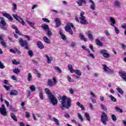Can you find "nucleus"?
Masks as SVG:
<instances>
[{"label": "nucleus", "instance_id": "obj_1", "mask_svg": "<svg viewBox=\"0 0 126 126\" xmlns=\"http://www.w3.org/2000/svg\"><path fill=\"white\" fill-rule=\"evenodd\" d=\"M58 99L62 104V108H65L68 110L71 107V99L70 98L63 95L60 96V97H58Z\"/></svg>", "mask_w": 126, "mask_h": 126}, {"label": "nucleus", "instance_id": "obj_2", "mask_svg": "<svg viewBox=\"0 0 126 126\" xmlns=\"http://www.w3.org/2000/svg\"><path fill=\"white\" fill-rule=\"evenodd\" d=\"M45 93L48 94V98L50 100L52 105L53 106H57L58 105V99H57L56 96L50 92V90L49 89L45 88Z\"/></svg>", "mask_w": 126, "mask_h": 126}, {"label": "nucleus", "instance_id": "obj_3", "mask_svg": "<svg viewBox=\"0 0 126 126\" xmlns=\"http://www.w3.org/2000/svg\"><path fill=\"white\" fill-rule=\"evenodd\" d=\"M71 28H72L73 30H74L75 32L76 31V30H75V27L73 26L72 24L67 23V25L65 27V30L66 31V32H68L70 35H73V32H72Z\"/></svg>", "mask_w": 126, "mask_h": 126}, {"label": "nucleus", "instance_id": "obj_4", "mask_svg": "<svg viewBox=\"0 0 126 126\" xmlns=\"http://www.w3.org/2000/svg\"><path fill=\"white\" fill-rule=\"evenodd\" d=\"M68 68L71 73H75L78 75V76H81V71L80 70H74L72 67V65L69 64L68 65Z\"/></svg>", "mask_w": 126, "mask_h": 126}, {"label": "nucleus", "instance_id": "obj_5", "mask_svg": "<svg viewBox=\"0 0 126 126\" xmlns=\"http://www.w3.org/2000/svg\"><path fill=\"white\" fill-rule=\"evenodd\" d=\"M101 121L104 126L107 125V122L109 121V117H108L107 114L104 112H102V114L101 115Z\"/></svg>", "mask_w": 126, "mask_h": 126}, {"label": "nucleus", "instance_id": "obj_6", "mask_svg": "<svg viewBox=\"0 0 126 126\" xmlns=\"http://www.w3.org/2000/svg\"><path fill=\"white\" fill-rule=\"evenodd\" d=\"M84 12H82L80 13V16L79 19L80 20V22L81 24H84V25H87L88 24V22L86 20V18L84 16Z\"/></svg>", "mask_w": 126, "mask_h": 126}, {"label": "nucleus", "instance_id": "obj_7", "mask_svg": "<svg viewBox=\"0 0 126 126\" xmlns=\"http://www.w3.org/2000/svg\"><path fill=\"white\" fill-rule=\"evenodd\" d=\"M13 17L16 19L17 21H19L20 23H21L22 25H26V23L24 22L23 19L21 18V16L17 15V14H13Z\"/></svg>", "mask_w": 126, "mask_h": 126}, {"label": "nucleus", "instance_id": "obj_8", "mask_svg": "<svg viewBox=\"0 0 126 126\" xmlns=\"http://www.w3.org/2000/svg\"><path fill=\"white\" fill-rule=\"evenodd\" d=\"M57 84V80L53 78L52 79H49L47 81V85L50 87H53Z\"/></svg>", "mask_w": 126, "mask_h": 126}, {"label": "nucleus", "instance_id": "obj_9", "mask_svg": "<svg viewBox=\"0 0 126 126\" xmlns=\"http://www.w3.org/2000/svg\"><path fill=\"white\" fill-rule=\"evenodd\" d=\"M0 114L2 116H3V117L7 116V112L6 111L5 106L4 104H2L1 107H0Z\"/></svg>", "mask_w": 126, "mask_h": 126}, {"label": "nucleus", "instance_id": "obj_10", "mask_svg": "<svg viewBox=\"0 0 126 126\" xmlns=\"http://www.w3.org/2000/svg\"><path fill=\"white\" fill-rule=\"evenodd\" d=\"M19 42L22 47H25L26 49H28V46H27L28 44L27 43V41H26V40H23L22 38H20L19 39Z\"/></svg>", "mask_w": 126, "mask_h": 126}, {"label": "nucleus", "instance_id": "obj_11", "mask_svg": "<svg viewBox=\"0 0 126 126\" xmlns=\"http://www.w3.org/2000/svg\"><path fill=\"white\" fill-rule=\"evenodd\" d=\"M99 53H100V54L102 55L103 57L106 59L110 58V54H109L108 53V51L105 49L100 50Z\"/></svg>", "mask_w": 126, "mask_h": 126}, {"label": "nucleus", "instance_id": "obj_12", "mask_svg": "<svg viewBox=\"0 0 126 126\" xmlns=\"http://www.w3.org/2000/svg\"><path fill=\"white\" fill-rule=\"evenodd\" d=\"M2 14L3 16H4V17H6V18H7L9 19V21H12L13 20V18L9 15V14L6 13V11H3L2 12Z\"/></svg>", "mask_w": 126, "mask_h": 126}, {"label": "nucleus", "instance_id": "obj_13", "mask_svg": "<svg viewBox=\"0 0 126 126\" xmlns=\"http://www.w3.org/2000/svg\"><path fill=\"white\" fill-rule=\"evenodd\" d=\"M89 2H90V8L91 9H92V10H95L96 9V4H95V3L94 1H93V0H88Z\"/></svg>", "mask_w": 126, "mask_h": 126}, {"label": "nucleus", "instance_id": "obj_14", "mask_svg": "<svg viewBox=\"0 0 126 126\" xmlns=\"http://www.w3.org/2000/svg\"><path fill=\"white\" fill-rule=\"evenodd\" d=\"M121 77L126 82V72L125 71H121L119 72Z\"/></svg>", "mask_w": 126, "mask_h": 126}, {"label": "nucleus", "instance_id": "obj_15", "mask_svg": "<svg viewBox=\"0 0 126 126\" xmlns=\"http://www.w3.org/2000/svg\"><path fill=\"white\" fill-rule=\"evenodd\" d=\"M102 66L103 67V70L105 72H107V73H112L113 72L112 70H111V69H109V68L108 67V66H107L106 64H103Z\"/></svg>", "mask_w": 126, "mask_h": 126}, {"label": "nucleus", "instance_id": "obj_16", "mask_svg": "<svg viewBox=\"0 0 126 126\" xmlns=\"http://www.w3.org/2000/svg\"><path fill=\"white\" fill-rule=\"evenodd\" d=\"M5 25H6V23L4 20H1L0 22V27L1 29H5Z\"/></svg>", "mask_w": 126, "mask_h": 126}, {"label": "nucleus", "instance_id": "obj_17", "mask_svg": "<svg viewBox=\"0 0 126 126\" xmlns=\"http://www.w3.org/2000/svg\"><path fill=\"white\" fill-rule=\"evenodd\" d=\"M109 20L111 22L110 25L112 26V27H115V24H116V20L114 19L113 17H110L109 18Z\"/></svg>", "mask_w": 126, "mask_h": 126}, {"label": "nucleus", "instance_id": "obj_18", "mask_svg": "<svg viewBox=\"0 0 126 126\" xmlns=\"http://www.w3.org/2000/svg\"><path fill=\"white\" fill-rule=\"evenodd\" d=\"M44 57L46 58L48 63H51L52 62H53V58L49 57V56H48V55L45 54L44 55Z\"/></svg>", "mask_w": 126, "mask_h": 126}, {"label": "nucleus", "instance_id": "obj_19", "mask_svg": "<svg viewBox=\"0 0 126 126\" xmlns=\"http://www.w3.org/2000/svg\"><path fill=\"white\" fill-rule=\"evenodd\" d=\"M86 33L89 37V39H90L91 41H93V35L91 34V32L89 31H88L86 32Z\"/></svg>", "mask_w": 126, "mask_h": 126}, {"label": "nucleus", "instance_id": "obj_20", "mask_svg": "<svg viewBox=\"0 0 126 126\" xmlns=\"http://www.w3.org/2000/svg\"><path fill=\"white\" fill-rule=\"evenodd\" d=\"M55 22L56 24V27H60L61 26V21L60 20V19H59V18L55 19Z\"/></svg>", "mask_w": 126, "mask_h": 126}, {"label": "nucleus", "instance_id": "obj_21", "mask_svg": "<svg viewBox=\"0 0 126 126\" xmlns=\"http://www.w3.org/2000/svg\"><path fill=\"white\" fill-rule=\"evenodd\" d=\"M59 33L61 35V37L62 40H63V41H65V40H66V36H65V35L63 33V32H62V31H60Z\"/></svg>", "mask_w": 126, "mask_h": 126}, {"label": "nucleus", "instance_id": "obj_22", "mask_svg": "<svg viewBox=\"0 0 126 126\" xmlns=\"http://www.w3.org/2000/svg\"><path fill=\"white\" fill-rule=\"evenodd\" d=\"M37 46L39 49H41V50H43V49H44V44H43L41 41L37 42Z\"/></svg>", "mask_w": 126, "mask_h": 126}, {"label": "nucleus", "instance_id": "obj_23", "mask_svg": "<svg viewBox=\"0 0 126 126\" xmlns=\"http://www.w3.org/2000/svg\"><path fill=\"white\" fill-rule=\"evenodd\" d=\"M95 43L97 46H99V47H103V43L99 40L98 38L96 39Z\"/></svg>", "mask_w": 126, "mask_h": 126}, {"label": "nucleus", "instance_id": "obj_24", "mask_svg": "<svg viewBox=\"0 0 126 126\" xmlns=\"http://www.w3.org/2000/svg\"><path fill=\"white\" fill-rule=\"evenodd\" d=\"M52 121H53V122L56 123L57 126H61V124H60V121L58 119L54 117L53 118H52Z\"/></svg>", "mask_w": 126, "mask_h": 126}, {"label": "nucleus", "instance_id": "obj_25", "mask_svg": "<svg viewBox=\"0 0 126 126\" xmlns=\"http://www.w3.org/2000/svg\"><path fill=\"white\" fill-rule=\"evenodd\" d=\"M76 104L77 106L79 107V108H81V109L83 111H84L85 110V108H84V106H83V105L81 104V103H80V102H79V101L77 102Z\"/></svg>", "mask_w": 126, "mask_h": 126}, {"label": "nucleus", "instance_id": "obj_26", "mask_svg": "<svg viewBox=\"0 0 126 126\" xmlns=\"http://www.w3.org/2000/svg\"><path fill=\"white\" fill-rule=\"evenodd\" d=\"M43 40L46 44H51V40L50 39L48 38L47 36H44L43 37Z\"/></svg>", "mask_w": 126, "mask_h": 126}, {"label": "nucleus", "instance_id": "obj_27", "mask_svg": "<svg viewBox=\"0 0 126 126\" xmlns=\"http://www.w3.org/2000/svg\"><path fill=\"white\" fill-rule=\"evenodd\" d=\"M10 94L13 96H16L18 94V91L16 90H12L10 92Z\"/></svg>", "mask_w": 126, "mask_h": 126}, {"label": "nucleus", "instance_id": "obj_28", "mask_svg": "<svg viewBox=\"0 0 126 126\" xmlns=\"http://www.w3.org/2000/svg\"><path fill=\"white\" fill-rule=\"evenodd\" d=\"M43 29L45 30L46 32L48 31V30H49L50 29H49V25L43 24L42 26Z\"/></svg>", "mask_w": 126, "mask_h": 126}, {"label": "nucleus", "instance_id": "obj_29", "mask_svg": "<svg viewBox=\"0 0 126 126\" xmlns=\"http://www.w3.org/2000/svg\"><path fill=\"white\" fill-rule=\"evenodd\" d=\"M114 5L115 7H121V3L119 1H115L114 3Z\"/></svg>", "mask_w": 126, "mask_h": 126}, {"label": "nucleus", "instance_id": "obj_30", "mask_svg": "<svg viewBox=\"0 0 126 126\" xmlns=\"http://www.w3.org/2000/svg\"><path fill=\"white\" fill-rule=\"evenodd\" d=\"M30 89L32 92H35L36 91V87L34 85H32L30 87Z\"/></svg>", "mask_w": 126, "mask_h": 126}, {"label": "nucleus", "instance_id": "obj_31", "mask_svg": "<svg viewBox=\"0 0 126 126\" xmlns=\"http://www.w3.org/2000/svg\"><path fill=\"white\" fill-rule=\"evenodd\" d=\"M80 37L81 38V40H83V41H84L85 42H87V39L86 38H85V36L83 34L80 33Z\"/></svg>", "mask_w": 126, "mask_h": 126}, {"label": "nucleus", "instance_id": "obj_32", "mask_svg": "<svg viewBox=\"0 0 126 126\" xmlns=\"http://www.w3.org/2000/svg\"><path fill=\"white\" fill-rule=\"evenodd\" d=\"M100 107L101 108V109H102V110H103V111H104V112H107V107H106V106H105V105H104L103 104H100Z\"/></svg>", "mask_w": 126, "mask_h": 126}, {"label": "nucleus", "instance_id": "obj_33", "mask_svg": "<svg viewBox=\"0 0 126 126\" xmlns=\"http://www.w3.org/2000/svg\"><path fill=\"white\" fill-rule=\"evenodd\" d=\"M116 90H117L118 92L121 94V95L124 94V91H123V89H121V88L118 87L116 88Z\"/></svg>", "mask_w": 126, "mask_h": 126}, {"label": "nucleus", "instance_id": "obj_34", "mask_svg": "<svg viewBox=\"0 0 126 126\" xmlns=\"http://www.w3.org/2000/svg\"><path fill=\"white\" fill-rule=\"evenodd\" d=\"M108 97L110 98L111 101H112L113 102H117V99H116V98H115V97H114V96H113L112 95H109Z\"/></svg>", "mask_w": 126, "mask_h": 126}, {"label": "nucleus", "instance_id": "obj_35", "mask_svg": "<svg viewBox=\"0 0 126 126\" xmlns=\"http://www.w3.org/2000/svg\"><path fill=\"white\" fill-rule=\"evenodd\" d=\"M13 11L15 12L17 10V5L15 3H13Z\"/></svg>", "mask_w": 126, "mask_h": 126}, {"label": "nucleus", "instance_id": "obj_36", "mask_svg": "<svg viewBox=\"0 0 126 126\" xmlns=\"http://www.w3.org/2000/svg\"><path fill=\"white\" fill-rule=\"evenodd\" d=\"M28 81H32V75L30 73L28 74Z\"/></svg>", "mask_w": 126, "mask_h": 126}, {"label": "nucleus", "instance_id": "obj_37", "mask_svg": "<svg viewBox=\"0 0 126 126\" xmlns=\"http://www.w3.org/2000/svg\"><path fill=\"white\" fill-rule=\"evenodd\" d=\"M85 117L87 118V120L88 121H89V122H91V121L90 120V115H89V114H88V113H85Z\"/></svg>", "mask_w": 126, "mask_h": 126}, {"label": "nucleus", "instance_id": "obj_38", "mask_svg": "<svg viewBox=\"0 0 126 126\" xmlns=\"http://www.w3.org/2000/svg\"><path fill=\"white\" fill-rule=\"evenodd\" d=\"M11 117L12 119H13V120H14V121H15V122H17V119H16V117H15V115H14V114L11 113Z\"/></svg>", "mask_w": 126, "mask_h": 126}, {"label": "nucleus", "instance_id": "obj_39", "mask_svg": "<svg viewBox=\"0 0 126 126\" xmlns=\"http://www.w3.org/2000/svg\"><path fill=\"white\" fill-rule=\"evenodd\" d=\"M54 68L56 69V70H57L59 73H62V70H61V68L59 67L58 66H54Z\"/></svg>", "mask_w": 126, "mask_h": 126}, {"label": "nucleus", "instance_id": "obj_40", "mask_svg": "<svg viewBox=\"0 0 126 126\" xmlns=\"http://www.w3.org/2000/svg\"><path fill=\"white\" fill-rule=\"evenodd\" d=\"M111 118L113 122H117V117H116L115 115L112 114L111 115Z\"/></svg>", "mask_w": 126, "mask_h": 126}, {"label": "nucleus", "instance_id": "obj_41", "mask_svg": "<svg viewBox=\"0 0 126 126\" xmlns=\"http://www.w3.org/2000/svg\"><path fill=\"white\" fill-rule=\"evenodd\" d=\"M0 68L1 69H3V68H5V66H4V64L1 62V61H0Z\"/></svg>", "mask_w": 126, "mask_h": 126}, {"label": "nucleus", "instance_id": "obj_42", "mask_svg": "<svg viewBox=\"0 0 126 126\" xmlns=\"http://www.w3.org/2000/svg\"><path fill=\"white\" fill-rule=\"evenodd\" d=\"M26 22L29 24V25H30L31 27H33L34 25H35V24L34 23L31 22L30 21H27Z\"/></svg>", "mask_w": 126, "mask_h": 126}, {"label": "nucleus", "instance_id": "obj_43", "mask_svg": "<svg viewBox=\"0 0 126 126\" xmlns=\"http://www.w3.org/2000/svg\"><path fill=\"white\" fill-rule=\"evenodd\" d=\"M39 96L41 100H44V96H43V92L42 91L40 92Z\"/></svg>", "mask_w": 126, "mask_h": 126}, {"label": "nucleus", "instance_id": "obj_44", "mask_svg": "<svg viewBox=\"0 0 126 126\" xmlns=\"http://www.w3.org/2000/svg\"><path fill=\"white\" fill-rule=\"evenodd\" d=\"M67 78L68 79V81H69V82H74V81H73V79L72 78H71V77H70L69 75L67 76Z\"/></svg>", "mask_w": 126, "mask_h": 126}, {"label": "nucleus", "instance_id": "obj_45", "mask_svg": "<svg viewBox=\"0 0 126 126\" xmlns=\"http://www.w3.org/2000/svg\"><path fill=\"white\" fill-rule=\"evenodd\" d=\"M46 33L47 34V36H48V37H51V36H52V32H50V30L46 31Z\"/></svg>", "mask_w": 126, "mask_h": 126}, {"label": "nucleus", "instance_id": "obj_46", "mask_svg": "<svg viewBox=\"0 0 126 126\" xmlns=\"http://www.w3.org/2000/svg\"><path fill=\"white\" fill-rule=\"evenodd\" d=\"M78 117L79 120H80V121H81V122H83V117H82V116L81 115V114L80 113H78Z\"/></svg>", "mask_w": 126, "mask_h": 126}, {"label": "nucleus", "instance_id": "obj_47", "mask_svg": "<svg viewBox=\"0 0 126 126\" xmlns=\"http://www.w3.org/2000/svg\"><path fill=\"white\" fill-rule=\"evenodd\" d=\"M115 109L116 110L117 112H118L119 113H123V110L121 109L118 107H116Z\"/></svg>", "mask_w": 126, "mask_h": 126}, {"label": "nucleus", "instance_id": "obj_48", "mask_svg": "<svg viewBox=\"0 0 126 126\" xmlns=\"http://www.w3.org/2000/svg\"><path fill=\"white\" fill-rule=\"evenodd\" d=\"M13 72H14V73H18L20 72V70H19V69H18V68H15V69H14L13 70Z\"/></svg>", "mask_w": 126, "mask_h": 126}, {"label": "nucleus", "instance_id": "obj_49", "mask_svg": "<svg viewBox=\"0 0 126 126\" xmlns=\"http://www.w3.org/2000/svg\"><path fill=\"white\" fill-rule=\"evenodd\" d=\"M28 94L27 95V98H29V97H30V96H31V94H32V92L31 91H28Z\"/></svg>", "mask_w": 126, "mask_h": 126}, {"label": "nucleus", "instance_id": "obj_50", "mask_svg": "<svg viewBox=\"0 0 126 126\" xmlns=\"http://www.w3.org/2000/svg\"><path fill=\"white\" fill-rule=\"evenodd\" d=\"M1 45L4 47V48H6V43L4 42L3 41H1L0 42Z\"/></svg>", "mask_w": 126, "mask_h": 126}, {"label": "nucleus", "instance_id": "obj_51", "mask_svg": "<svg viewBox=\"0 0 126 126\" xmlns=\"http://www.w3.org/2000/svg\"><path fill=\"white\" fill-rule=\"evenodd\" d=\"M35 73L36 74L37 77H40L41 74H39V71H38L37 70H34Z\"/></svg>", "mask_w": 126, "mask_h": 126}, {"label": "nucleus", "instance_id": "obj_52", "mask_svg": "<svg viewBox=\"0 0 126 126\" xmlns=\"http://www.w3.org/2000/svg\"><path fill=\"white\" fill-rule=\"evenodd\" d=\"M115 29V31L116 33V34H119V33H120V31H119V29H118V28H117V27H116V26L113 27Z\"/></svg>", "mask_w": 126, "mask_h": 126}, {"label": "nucleus", "instance_id": "obj_53", "mask_svg": "<svg viewBox=\"0 0 126 126\" xmlns=\"http://www.w3.org/2000/svg\"><path fill=\"white\" fill-rule=\"evenodd\" d=\"M42 20H43V21H44V22H47V23H50V20H49V19H48L47 18H42Z\"/></svg>", "mask_w": 126, "mask_h": 126}, {"label": "nucleus", "instance_id": "obj_54", "mask_svg": "<svg viewBox=\"0 0 126 126\" xmlns=\"http://www.w3.org/2000/svg\"><path fill=\"white\" fill-rule=\"evenodd\" d=\"M12 63L13 64L17 65L19 64V62H17L16 60H13L12 61Z\"/></svg>", "mask_w": 126, "mask_h": 126}, {"label": "nucleus", "instance_id": "obj_55", "mask_svg": "<svg viewBox=\"0 0 126 126\" xmlns=\"http://www.w3.org/2000/svg\"><path fill=\"white\" fill-rule=\"evenodd\" d=\"M28 54L30 57H33V52L32 50H29Z\"/></svg>", "mask_w": 126, "mask_h": 126}, {"label": "nucleus", "instance_id": "obj_56", "mask_svg": "<svg viewBox=\"0 0 126 126\" xmlns=\"http://www.w3.org/2000/svg\"><path fill=\"white\" fill-rule=\"evenodd\" d=\"M26 117L27 118H30V113H29V112H26Z\"/></svg>", "mask_w": 126, "mask_h": 126}, {"label": "nucleus", "instance_id": "obj_57", "mask_svg": "<svg viewBox=\"0 0 126 126\" xmlns=\"http://www.w3.org/2000/svg\"><path fill=\"white\" fill-rule=\"evenodd\" d=\"M88 57H89V58H92L93 59H95V56L92 54H90L88 55Z\"/></svg>", "mask_w": 126, "mask_h": 126}, {"label": "nucleus", "instance_id": "obj_58", "mask_svg": "<svg viewBox=\"0 0 126 126\" xmlns=\"http://www.w3.org/2000/svg\"><path fill=\"white\" fill-rule=\"evenodd\" d=\"M11 79L13 80H15V81H17V77L14 75H12L11 76Z\"/></svg>", "mask_w": 126, "mask_h": 126}, {"label": "nucleus", "instance_id": "obj_59", "mask_svg": "<svg viewBox=\"0 0 126 126\" xmlns=\"http://www.w3.org/2000/svg\"><path fill=\"white\" fill-rule=\"evenodd\" d=\"M82 2L80 1H77L76 3L78 4L79 6H82Z\"/></svg>", "mask_w": 126, "mask_h": 126}, {"label": "nucleus", "instance_id": "obj_60", "mask_svg": "<svg viewBox=\"0 0 126 126\" xmlns=\"http://www.w3.org/2000/svg\"><path fill=\"white\" fill-rule=\"evenodd\" d=\"M3 87L5 89H6L7 91H8V90H9V89H10V88L6 85H3Z\"/></svg>", "mask_w": 126, "mask_h": 126}, {"label": "nucleus", "instance_id": "obj_61", "mask_svg": "<svg viewBox=\"0 0 126 126\" xmlns=\"http://www.w3.org/2000/svg\"><path fill=\"white\" fill-rule=\"evenodd\" d=\"M64 116L65 118H66V119H69V118H70V116H69V114L67 113H65Z\"/></svg>", "mask_w": 126, "mask_h": 126}, {"label": "nucleus", "instance_id": "obj_62", "mask_svg": "<svg viewBox=\"0 0 126 126\" xmlns=\"http://www.w3.org/2000/svg\"><path fill=\"white\" fill-rule=\"evenodd\" d=\"M89 106H90V109L91 110H94V107H93V105L91 103H89Z\"/></svg>", "mask_w": 126, "mask_h": 126}, {"label": "nucleus", "instance_id": "obj_63", "mask_svg": "<svg viewBox=\"0 0 126 126\" xmlns=\"http://www.w3.org/2000/svg\"><path fill=\"white\" fill-rule=\"evenodd\" d=\"M122 28L123 29H125V30H126V24H124L122 25Z\"/></svg>", "mask_w": 126, "mask_h": 126}, {"label": "nucleus", "instance_id": "obj_64", "mask_svg": "<svg viewBox=\"0 0 126 126\" xmlns=\"http://www.w3.org/2000/svg\"><path fill=\"white\" fill-rule=\"evenodd\" d=\"M104 33L106 35V36H110V33H109V32H108V31H105Z\"/></svg>", "mask_w": 126, "mask_h": 126}]
</instances>
